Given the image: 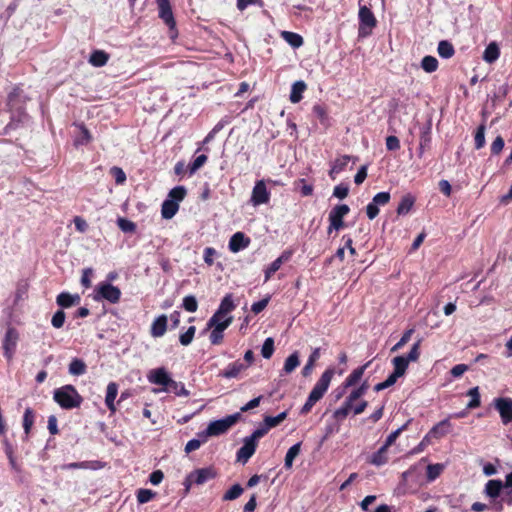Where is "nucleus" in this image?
I'll return each mask as SVG.
<instances>
[{"instance_id": "47", "label": "nucleus", "mask_w": 512, "mask_h": 512, "mask_svg": "<svg viewBox=\"0 0 512 512\" xmlns=\"http://www.w3.org/2000/svg\"><path fill=\"white\" fill-rule=\"evenodd\" d=\"M444 469V466L442 464H429L427 466V473H426V476H427V479L428 481H434L436 478H438L440 476V474L442 473Z\"/></svg>"}, {"instance_id": "26", "label": "nucleus", "mask_w": 512, "mask_h": 512, "mask_svg": "<svg viewBox=\"0 0 512 512\" xmlns=\"http://www.w3.org/2000/svg\"><path fill=\"white\" fill-rule=\"evenodd\" d=\"M500 57V48L496 42L489 43L483 53V60L487 63H494Z\"/></svg>"}, {"instance_id": "13", "label": "nucleus", "mask_w": 512, "mask_h": 512, "mask_svg": "<svg viewBox=\"0 0 512 512\" xmlns=\"http://www.w3.org/2000/svg\"><path fill=\"white\" fill-rule=\"evenodd\" d=\"M247 369V364H244V362L241 360H236L232 363H229L225 369L219 372L218 376L226 379L237 378Z\"/></svg>"}, {"instance_id": "60", "label": "nucleus", "mask_w": 512, "mask_h": 512, "mask_svg": "<svg viewBox=\"0 0 512 512\" xmlns=\"http://www.w3.org/2000/svg\"><path fill=\"white\" fill-rule=\"evenodd\" d=\"M92 140L89 130H81L79 136L74 139V146L77 148L81 145H87Z\"/></svg>"}, {"instance_id": "48", "label": "nucleus", "mask_w": 512, "mask_h": 512, "mask_svg": "<svg viewBox=\"0 0 512 512\" xmlns=\"http://www.w3.org/2000/svg\"><path fill=\"white\" fill-rule=\"evenodd\" d=\"M208 160L205 154L197 156L191 164L188 165L187 170L190 175H193L198 169H200Z\"/></svg>"}, {"instance_id": "39", "label": "nucleus", "mask_w": 512, "mask_h": 512, "mask_svg": "<svg viewBox=\"0 0 512 512\" xmlns=\"http://www.w3.org/2000/svg\"><path fill=\"white\" fill-rule=\"evenodd\" d=\"M165 391L172 392L177 396H184V397H187L190 394L182 382H177L173 379H171V381Z\"/></svg>"}, {"instance_id": "14", "label": "nucleus", "mask_w": 512, "mask_h": 512, "mask_svg": "<svg viewBox=\"0 0 512 512\" xmlns=\"http://www.w3.org/2000/svg\"><path fill=\"white\" fill-rule=\"evenodd\" d=\"M147 378L150 383L163 386L164 390H166L167 386L169 385L172 379L164 367L151 370Z\"/></svg>"}, {"instance_id": "18", "label": "nucleus", "mask_w": 512, "mask_h": 512, "mask_svg": "<svg viewBox=\"0 0 512 512\" xmlns=\"http://www.w3.org/2000/svg\"><path fill=\"white\" fill-rule=\"evenodd\" d=\"M168 318L165 314H162L155 318L152 322L150 333L153 337H162L167 331Z\"/></svg>"}, {"instance_id": "45", "label": "nucleus", "mask_w": 512, "mask_h": 512, "mask_svg": "<svg viewBox=\"0 0 512 512\" xmlns=\"http://www.w3.org/2000/svg\"><path fill=\"white\" fill-rule=\"evenodd\" d=\"M243 488L240 484H234L229 490L225 492L222 497L223 501H232L240 497L243 493Z\"/></svg>"}, {"instance_id": "46", "label": "nucleus", "mask_w": 512, "mask_h": 512, "mask_svg": "<svg viewBox=\"0 0 512 512\" xmlns=\"http://www.w3.org/2000/svg\"><path fill=\"white\" fill-rule=\"evenodd\" d=\"M187 195V190L184 186H176L172 188L168 194L169 200H174L179 204L185 196Z\"/></svg>"}, {"instance_id": "20", "label": "nucleus", "mask_w": 512, "mask_h": 512, "mask_svg": "<svg viewBox=\"0 0 512 512\" xmlns=\"http://www.w3.org/2000/svg\"><path fill=\"white\" fill-rule=\"evenodd\" d=\"M118 394V385L115 382H110L107 385L105 404L111 413H115L117 408L115 405V399Z\"/></svg>"}, {"instance_id": "5", "label": "nucleus", "mask_w": 512, "mask_h": 512, "mask_svg": "<svg viewBox=\"0 0 512 512\" xmlns=\"http://www.w3.org/2000/svg\"><path fill=\"white\" fill-rule=\"evenodd\" d=\"M20 339L18 330L13 326H8L4 338L2 340L3 356L8 363L13 361Z\"/></svg>"}, {"instance_id": "38", "label": "nucleus", "mask_w": 512, "mask_h": 512, "mask_svg": "<svg viewBox=\"0 0 512 512\" xmlns=\"http://www.w3.org/2000/svg\"><path fill=\"white\" fill-rule=\"evenodd\" d=\"M392 363L394 366L393 372L401 377L405 374L410 362L404 356H396Z\"/></svg>"}, {"instance_id": "24", "label": "nucleus", "mask_w": 512, "mask_h": 512, "mask_svg": "<svg viewBox=\"0 0 512 512\" xmlns=\"http://www.w3.org/2000/svg\"><path fill=\"white\" fill-rule=\"evenodd\" d=\"M179 210V204L174 200L166 199L161 206V215L164 219L173 218Z\"/></svg>"}, {"instance_id": "31", "label": "nucleus", "mask_w": 512, "mask_h": 512, "mask_svg": "<svg viewBox=\"0 0 512 512\" xmlns=\"http://www.w3.org/2000/svg\"><path fill=\"white\" fill-rule=\"evenodd\" d=\"M281 36L293 48H299L303 45V37L298 33L283 31Z\"/></svg>"}, {"instance_id": "2", "label": "nucleus", "mask_w": 512, "mask_h": 512, "mask_svg": "<svg viewBox=\"0 0 512 512\" xmlns=\"http://www.w3.org/2000/svg\"><path fill=\"white\" fill-rule=\"evenodd\" d=\"M266 435V429H256L243 441V446L237 451V461L245 464L255 453L257 442Z\"/></svg>"}, {"instance_id": "62", "label": "nucleus", "mask_w": 512, "mask_h": 512, "mask_svg": "<svg viewBox=\"0 0 512 512\" xmlns=\"http://www.w3.org/2000/svg\"><path fill=\"white\" fill-rule=\"evenodd\" d=\"M117 223H118L119 228L123 232L133 233L136 230L135 223L130 221V220H127V219H124V218H119Z\"/></svg>"}, {"instance_id": "3", "label": "nucleus", "mask_w": 512, "mask_h": 512, "mask_svg": "<svg viewBox=\"0 0 512 512\" xmlns=\"http://www.w3.org/2000/svg\"><path fill=\"white\" fill-rule=\"evenodd\" d=\"M359 26H358V37L366 38L372 34L373 29L377 25L376 17L372 10L366 5H361L359 2Z\"/></svg>"}, {"instance_id": "52", "label": "nucleus", "mask_w": 512, "mask_h": 512, "mask_svg": "<svg viewBox=\"0 0 512 512\" xmlns=\"http://www.w3.org/2000/svg\"><path fill=\"white\" fill-rule=\"evenodd\" d=\"M195 332H196V327L190 326L186 332L180 334L179 342L181 343V345H183V346L190 345L194 339Z\"/></svg>"}, {"instance_id": "8", "label": "nucleus", "mask_w": 512, "mask_h": 512, "mask_svg": "<svg viewBox=\"0 0 512 512\" xmlns=\"http://www.w3.org/2000/svg\"><path fill=\"white\" fill-rule=\"evenodd\" d=\"M158 16L169 28L171 38L178 35L176 20L169 0H156Z\"/></svg>"}, {"instance_id": "37", "label": "nucleus", "mask_w": 512, "mask_h": 512, "mask_svg": "<svg viewBox=\"0 0 512 512\" xmlns=\"http://www.w3.org/2000/svg\"><path fill=\"white\" fill-rule=\"evenodd\" d=\"M87 366L85 362L79 358H74L69 364V373L80 376L86 373Z\"/></svg>"}, {"instance_id": "64", "label": "nucleus", "mask_w": 512, "mask_h": 512, "mask_svg": "<svg viewBox=\"0 0 512 512\" xmlns=\"http://www.w3.org/2000/svg\"><path fill=\"white\" fill-rule=\"evenodd\" d=\"M269 301H270V296L268 295L265 298L261 299L260 301L253 303L251 306V311L254 314H259L267 307Z\"/></svg>"}, {"instance_id": "28", "label": "nucleus", "mask_w": 512, "mask_h": 512, "mask_svg": "<svg viewBox=\"0 0 512 512\" xmlns=\"http://www.w3.org/2000/svg\"><path fill=\"white\" fill-rule=\"evenodd\" d=\"M503 486L504 485L501 480H489L485 485V493L490 498H497L500 496Z\"/></svg>"}, {"instance_id": "15", "label": "nucleus", "mask_w": 512, "mask_h": 512, "mask_svg": "<svg viewBox=\"0 0 512 512\" xmlns=\"http://www.w3.org/2000/svg\"><path fill=\"white\" fill-rule=\"evenodd\" d=\"M233 317L228 316L222 323L217 324V326H213V330L210 333V342L213 345H220L223 342V332L226 330L232 323Z\"/></svg>"}, {"instance_id": "12", "label": "nucleus", "mask_w": 512, "mask_h": 512, "mask_svg": "<svg viewBox=\"0 0 512 512\" xmlns=\"http://www.w3.org/2000/svg\"><path fill=\"white\" fill-rule=\"evenodd\" d=\"M271 193L266 187L265 180H258L252 189L250 202L253 206L267 204L270 201Z\"/></svg>"}, {"instance_id": "41", "label": "nucleus", "mask_w": 512, "mask_h": 512, "mask_svg": "<svg viewBox=\"0 0 512 512\" xmlns=\"http://www.w3.org/2000/svg\"><path fill=\"white\" fill-rule=\"evenodd\" d=\"M28 290H29L28 281L20 280L16 286L14 303L17 304L19 301L26 299L27 295H28Z\"/></svg>"}, {"instance_id": "58", "label": "nucleus", "mask_w": 512, "mask_h": 512, "mask_svg": "<svg viewBox=\"0 0 512 512\" xmlns=\"http://www.w3.org/2000/svg\"><path fill=\"white\" fill-rule=\"evenodd\" d=\"M420 345L421 340H418L414 343L409 351V353L404 356L409 362H416L420 357Z\"/></svg>"}, {"instance_id": "32", "label": "nucleus", "mask_w": 512, "mask_h": 512, "mask_svg": "<svg viewBox=\"0 0 512 512\" xmlns=\"http://www.w3.org/2000/svg\"><path fill=\"white\" fill-rule=\"evenodd\" d=\"M415 203V198L411 194H407L402 197L398 207H397V214L398 215H406L410 212L413 205Z\"/></svg>"}, {"instance_id": "53", "label": "nucleus", "mask_w": 512, "mask_h": 512, "mask_svg": "<svg viewBox=\"0 0 512 512\" xmlns=\"http://www.w3.org/2000/svg\"><path fill=\"white\" fill-rule=\"evenodd\" d=\"M414 333V328H410L406 330L400 340L392 347L391 351L395 352L400 350L402 347H404L411 339V336Z\"/></svg>"}, {"instance_id": "19", "label": "nucleus", "mask_w": 512, "mask_h": 512, "mask_svg": "<svg viewBox=\"0 0 512 512\" xmlns=\"http://www.w3.org/2000/svg\"><path fill=\"white\" fill-rule=\"evenodd\" d=\"M334 373H335L334 368L326 369L322 373L321 377L316 382V384L314 385L313 388L316 389L318 392H320L324 396V394L328 390V387L330 385V382L333 378Z\"/></svg>"}, {"instance_id": "21", "label": "nucleus", "mask_w": 512, "mask_h": 512, "mask_svg": "<svg viewBox=\"0 0 512 512\" xmlns=\"http://www.w3.org/2000/svg\"><path fill=\"white\" fill-rule=\"evenodd\" d=\"M80 302V296L75 294L72 295L68 292H61L56 297V303L62 308H69L73 305H76Z\"/></svg>"}, {"instance_id": "10", "label": "nucleus", "mask_w": 512, "mask_h": 512, "mask_svg": "<svg viewBox=\"0 0 512 512\" xmlns=\"http://www.w3.org/2000/svg\"><path fill=\"white\" fill-rule=\"evenodd\" d=\"M350 208L346 204L336 205L329 213V228L328 233H331L332 230L339 231L344 228L343 218L349 213Z\"/></svg>"}, {"instance_id": "4", "label": "nucleus", "mask_w": 512, "mask_h": 512, "mask_svg": "<svg viewBox=\"0 0 512 512\" xmlns=\"http://www.w3.org/2000/svg\"><path fill=\"white\" fill-rule=\"evenodd\" d=\"M241 418L240 413L228 415L225 418L215 420L209 423L204 432L205 438L211 436H219L226 433L233 425H235Z\"/></svg>"}, {"instance_id": "22", "label": "nucleus", "mask_w": 512, "mask_h": 512, "mask_svg": "<svg viewBox=\"0 0 512 512\" xmlns=\"http://www.w3.org/2000/svg\"><path fill=\"white\" fill-rule=\"evenodd\" d=\"M388 462V448L382 445L369 458L368 463L374 466H382Z\"/></svg>"}, {"instance_id": "6", "label": "nucleus", "mask_w": 512, "mask_h": 512, "mask_svg": "<svg viewBox=\"0 0 512 512\" xmlns=\"http://www.w3.org/2000/svg\"><path fill=\"white\" fill-rule=\"evenodd\" d=\"M217 475V470L213 466L199 468L187 475L184 485L188 491L191 484L203 485L206 482L215 479Z\"/></svg>"}, {"instance_id": "63", "label": "nucleus", "mask_w": 512, "mask_h": 512, "mask_svg": "<svg viewBox=\"0 0 512 512\" xmlns=\"http://www.w3.org/2000/svg\"><path fill=\"white\" fill-rule=\"evenodd\" d=\"M110 174L115 178L116 184H123L126 181V174L120 167L113 166L110 169Z\"/></svg>"}, {"instance_id": "11", "label": "nucleus", "mask_w": 512, "mask_h": 512, "mask_svg": "<svg viewBox=\"0 0 512 512\" xmlns=\"http://www.w3.org/2000/svg\"><path fill=\"white\" fill-rule=\"evenodd\" d=\"M493 406L498 411L503 425H508L512 422V398H495L493 400Z\"/></svg>"}, {"instance_id": "59", "label": "nucleus", "mask_w": 512, "mask_h": 512, "mask_svg": "<svg viewBox=\"0 0 512 512\" xmlns=\"http://www.w3.org/2000/svg\"><path fill=\"white\" fill-rule=\"evenodd\" d=\"M65 312L63 310H58L54 313L51 319V324L54 328H62L65 322Z\"/></svg>"}, {"instance_id": "51", "label": "nucleus", "mask_w": 512, "mask_h": 512, "mask_svg": "<svg viewBox=\"0 0 512 512\" xmlns=\"http://www.w3.org/2000/svg\"><path fill=\"white\" fill-rule=\"evenodd\" d=\"M182 307L190 313H194L198 309V302L193 295H188L183 298Z\"/></svg>"}, {"instance_id": "49", "label": "nucleus", "mask_w": 512, "mask_h": 512, "mask_svg": "<svg viewBox=\"0 0 512 512\" xmlns=\"http://www.w3.org/2000/svg\"><path fill=\"white\" fill-rule=\"evenodd\" d=\"M156 493L150 489L140 488L137 493V501L139 504H144L151 501L155 497Z\"/></svg>"}, {"instance_id": "33", "label": "nucleus", "mask_w": 512, "mask_h": 512, "mask_svg": "<svg viewBox=\"0 0 512 512\" xmlns=\"http://www.w3.org/2000/svg\"><path fill=\"white\" fill-rule=\"evenodd\" d=\"M323 397V395L318 392L316 389H312L305 404L301 409L302 414H308L313 406Z\"/></svg>"}, {"instance_id": "43", "label": "nucleus", "mask_w": 512, "mask_h": 512, "mask_svg": "<svg viewBox=\"0 0 512 512\" xmlns=\"http://www.w3.org/2000/svg\"><path fill=\"white\" fill-rule=\"evenodd\" d=\"M421 68L427 73H433L438 68V60L431 55L424 56L421 60Z\"/></svg>"}, {"instance_id": "7", "label": "nucleus", "mask_w": 512, "mask_h": 512, "mask_svg": "<svg viewBox=\"0 0 512 512\" xmlns=\"http://www.w3.org/2000/svg\"><path fill=\"white\" fill-rule=\"evenodd\" d=\"M26 96L23 94V90L16 86L8 94V106L10 110L17 111L19 113L20 122L22 125L29 124V116L22 110V104L25 102Z\"/></svg>"}, {"instance_id": "42", "label": "nucleus", "mask_w": 512, "mask_h": 512, "mask_svg": "<svg viewBox=\"0 0 512 512\" xmlns=\"http://www.w3.org/2000/svg\"><path fill=\"white\" fill-rule=\"evenodd\" d=\"M300 364L299 354L297 351L292 353L285 360L283 371L287 374L293 372Z\"/></svg>"}, {"instance_id": "57", "label": "nucleus", "mask_w": 512, "mask_h": 512, "mask_svg": "<svg viewBox=\"0 0 512 512\" xmlns=\"http://www.w3.org/2000/svg\"><path fill=\"white\" fill-rule=\"evenodd\" d=\"M353 405L351 403H348L347 400L344 401L343 405L335 410L334 417L336 419H344L348 416L350 410L352 409Z\"/></svg>"}, {"instance_id": "1", "label": "nucleus", "mask_w": 512, "mask_h": 512, "mask_svg": "<svg viewBox=\"0 0 512 512\" xmlns=\"http://www.w3.org/2000/svg\"><path fill=\"white\" fill-rule=\"evenodd\" d=\"M53 399L62 409L66 410L78 408L83 402V397L71 384L55 389L53 392Z\"/></svg>"}, {"instance_id": "17", "label": "nucleus", "mask_w": 512, "mask_h": 512, "mask_svg": "<svg viewBox=\"0 0 512 512\" xmlns=\"http://www.w3.org/2000/svg\"><path fill=\"white\" fill-rule=\"evenodd\" d=\"M236 305L233 301L232 294H226L217 309V311L212 316V322H215L218 316H227L230 312L235 309Z\"/></svg>"}, {"instance_id": "16", "label": "nucleus", "mask_w": 512, "mask_h": 512, "mask_svg": "<svg viewBox=\"0 0 512 512\" xmlns=\"http://www.w3.org/2000/svg\"><path fill=\"white\" fill-rule=\"evenodd\" d=\"M250 238L247 237L243 232L234 233L229 240V250L233 253H237L250 245Z\"/></svg>"}, {"instance_id": "44", "label": "nucleus", "mask_w": 512, "mask_h": 512, "mask_svg": "<svg viewBox=\"0 0 512 512\" xmlns=\"http://www.w3.org/2000/svg\"><path fill=\"white\" fill-rule=\"evenodd\" d=\"M467 396L471 397V400L467 404V409H475L481 405V398L478 386L469 389L467 392Z\"/></svg>"}, {"instance_id": "30", "label": "nucleus", "mask_w": 512, "mask_h": 512, "mask_svg": "<svg viewBox=\"0 0 512 512\" xmlns=\"http://www.w3.org/2000/svg\"><path fill=\"white\" fill-rule=\"evenodd\" d=\"M314 117L319 119L320 125H329L328 109L325 104H315L312 109Z\"/></svg>"}, {"instance_id": "61", "label": "nucleus", "mask_w": 512, "mask_h": 512, "mask_svg": "<svg viewBox=\"0 0 512 512\" xmlns=\"http://www.w3.org/2000/svg\"><path fill=\"white\" fill-rule=\"evenodd\" d=\"M390 199L391 195L389 192H379L373 197L372 202L379 207L387 205Z\"/></svg>"}, {"instance_id": "34", "label": "nucleus", "mask_w": 512, "mask_h": 512, "mask_svg": "<svg viewBox=\"0 0 512 512\" xmlns=\"http://www.w3.org/2000/svg\"><path fill=\"white\" fill-rule=\"evenodd\" d=\"M287 417V412H281L277 416H266L264 418L265 427H260L259 429H266V434L268 433L269 429L274 428L278 426L280 423H282Z\"/></svg>"}, {"instance_id": "54", "label": "nucleus", "mask_w": 512, "mask_h": 512, "mask_svg": "<svg viewBox=\"0 0 512 512\" xmlns=\"http://www.w3.org/2000/svg\"><path fill=\"white\" fill-rule=\"evenodd\" d=\"M273 353H274V340H273V338L269 337L264 341V343L262 345L261 354L265 359H269V358H271Z\"/></svg>"}, {"instance_id": "23", "label": "nucleus", "mask_w": 512, "mask_h": 512, "mask_svg": "<svg viewBox=\"0 0 512 512\" xmlns=\"http://www.w3.org/2000/svg\"><path fill=\"white\" fill-rule=\"evenodd\" d=\"M307 85L303 80L296 81L292 84L289 99L292 103H299L303 98V93Z\"/></svg>"}, {"instance_id": "50", "label": "nucleus", "mask_w": 512, "mask_h": 512, "mask_svg": "<svg viewBox=\"0 0 512 512\" xmlns=\"http://www.w3.org/2000/svg\"><path fill=\"white\" fill-rule=\"evenodd\" d=\"M450 426L451 424L449 418L444 419L432 428L431 433L438 434L439 436H444L449 432Z\"/></svg>"}, {"instance_id": "9", "label": "nucleus", "mask_w": 512, "mask_h": 512, "mask_svg": "<svg viewBox=\"0 0 512 512\" xmlns=\"http://www.w3.org/2000/svg\"><path fill=\"white\" fill-rule=\"evenodd\" d=\"M95 300L104 299L112 304H116L120 301L121 290L110 283L101 282L96 287Z\"/></svg>"}, {"instance_id": "29", "label": "nucleus", "mask_w": 512, "mask_h": 512, "mask_svg": "<svg viewBox=\"0 0 512 512\" xmlns=\"http://www.w3.org/2000/svg\"><path fill=\"white\" fill-rule=\"evenodd\" d=\"M437 52L442 59H450L454 56L455 49L450 41L441 40L438 43Z\"/></svg>"}, {"instance_id": "36", "label": "nucleus", "mask_w": 512, "mask_h": 512, "mask_svg": "<svg viewBox=\"0 0 512 512\" xmlns=\"http://www.w3.org/2000/svg\"><path fill=\"white\" fill-rule=\"evenodd\" d=\"M35 421V413L32 408L28 407L24 411L23 415V428L26 437L29 436L31 428Z\"/></svg>"}, {"instance_id": "40", "label": "nucleus", "mask_w": 512, "mask_h": 512, "mask_svg": "<svg viewBox=\"0 0 512 512\" xmlns=\"http://www.w3.org/2000/svg\"><path fill=\"white\" fill-rule=\"evenodd\" d=\"M294 189L298 190L300 194L304 197L311 196L313 194V185L308 184L306 179L301 178L294 181Z\"/></svg>"}, {"instance_id": "56", "label": "nucleus", "mask_w": 512, "mask_h": 512, "mask_svg": "<svg viewBox=\"0 0 512 512\" xmlns=\"http://www.w3.org/2000/svg\"><path fill=\"white\" fill-rule=\"evenodd\" d=\"M282 264L275 259L265 270H264V282H267L271 279V277L276 273L280 268Z\"/></svg>"}, {"instance_id": "35", "label": "nucleus", "mask_w": 512, "mask_h": 512, "mask_svg": "<svg viewBox=\"0 0 512 512\" xmlns=\"http://www.w3.org/2000/svg\"><path fill=\"white\" fill-rule=\"evenodd\" d=\"M301 442H298L291 446L285 456L284 466L286 469H290L293 465L294 459L300 454Z\"/></svg>"}, {"instance_id": "27", "label": "nucleus", "mask_w": 512, "mask_h": 512, "mask_svg": "<svg viewBox=\"0 0 512 512\" xmlns=\"http://www.w3.org/2000/svg\"><path fill=\"white\" fill-rule=\"evenodd\" d=\"M109 60V54L103 50H94L89 57V63L94 67H103Z\"/></svg>"}, {"instance_id": "25", "label": "nucleus", "mask_w": 512, "mask_h": 512, "mask_svg": "<svg viewBox=\"0 0 512 512\" xmlns=\"http://www.w3.org/2000/svg\"><path fill=\"white\" fill-rule=\"evenodd\" d=\"M369 363L370 362L354 369L351 372V374L345 379V381L343 383L344 387H351V386L356 385L363 377L364 372H365L366 368L368 367Z\"/></svg>"}, {"instance_id": "55", "label": "nucleus", "mask_w": 512, "mask_h": 512, "mask_svg": "<svg viewBox=\"0 0 512 512\" xmlns=\"http://www.w3.org/2000/svg\"><path fill=\"white\" fill-rule=\"evenodd\" d=\"M407 426H408V423L404 424L403 426H401L400 428H398L397 430L393 431L392 433H390L386 440H385V443L383 444L385 447L389 448L390 446H392L395 441L397 440V438L400 436V434L407 429Z\"/></svg>"}]
</instances>
